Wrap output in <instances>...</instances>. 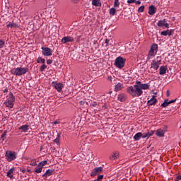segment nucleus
<instances>
[{"label": "nucleus", "instance_id": "1", "mask_svg": "<svg viewBox=\"0 0 181 181\" xmlns=\"http://www.w3.org/2000/svg\"><path fill=\"white\" fill-rule=\"evenodd\" d=\"M150 85L148 83H142L141 85H134L127 88V92L132 97H141L144 94L142 90H149Z\"/></svg>", "mask_w": 181, "mask_h": 181}, {"label": "nucleus", "instance_id": "2", "mask_svg": "<svg viewBox=\"0 0 181 181\" xmlns=\"http://www.w3.org/2000/svg\"><path fill=\"white\" fill-rule=\"evenodd\" d=\"M18 153L12 151H6L5 153L6 159L8 162H12V160H15Z\"/></svg>", "mask_w": 181, "mask_h": 181}, {"label": "nucleus", "instance_id": "3", "mask_svg": "<svg viewBox=\"0 0 181 181\" xmlns=\"http://www.w3.org/2000/svg\"><path fill=\"white\" fill-rule=\"evenodd\" d=\"M125 62H127V59L123 58L122 57H118L115 59V64L118 69H122V67H124L125 66Z\"/></svg>", "mask_w": 181, "mask_h": 181}, {"label": "nucleus", "instance_id": "4", "mask_svg": "<svg viewBox=\"0 0 181 181\" xmlns=\"http://www.w3.org/2000/svg\"><path fill=\"white\" fill-rule=\"evenodd\" d=\"M28 71H29L28 68L18 67L15 69L14 74L16 76H23V74H26Z\"/></svg>", "mask_w": 181, "mask_h": 181}, {"label": "nucleus", "instance_id": "5", "mask_svg": "<svg viewBox=\"0 0 181 181\" xmlns=\"http://www.w3.org/2000/svg\"><path fill=\"white\" fill-rule=\"evenodd\" d=\"M162 59L160 57H157V59L153 60L151 63V69H153L154 70H158L159 69V66H160Z\"/></svg>", "mask_w": 181, "mask_h": 181}, {"label": "nucleus", "instance_id": "6", "mask_svg": "<svg viewBox=\"0 0 181 181\" xmlns=\"http://www.w3.org/2000/svg\"><path fill=\"white\" fill-rule=\"evenodd\" d=\"M42 49L43 50L42 52V54L44 56H52V54H53V51L52 50V49L49 48V47H42Z\"/></svg>", "mask_w": 181, "mask_h": 181}, {"label": "nucleus", "instance_id": "7", "mask_svg": "<svg viewBox=\"0 0 181 181\" xmlns=\"http://www.w3.org/2000/svg\"><path fill=\"white\" fill-rule=\"evenodd\" d=\"M101 172H103V167H96L93 170L90 176L94 177V176H95L98 173H101Z\"/></svg>", "mask_w": 181, "mask_h": 181}, {"label": "nucleus", "instance_id": "8", "mask_svg": "<svg viewBox=\"0 0 181 181\" xmlns=\"http://www.w3.org/2000/svg\"><path fill=\"white\" fill-rule=\"evenodd\" d=\"M52 86L58 91V93H61L62 90H63V84L57 83V82H52Z\"/></svg>", "mask_w": 181, "mask_h": 181}, {"label": "nucleus", "instance_id": "9", "mask_svg": "<svg viewBox=\"0 0 181 181\" xmlns=\"http://www.w3.org/2000/svg\"><path fill=\"white\" fill-rule=\"evenodd\" d=\"M62 43H63L64 45L66 43H69V42H74V38L71 36H66V37H64L62 40H61Z\"/></svg>", "mask_w": 181, "mask_h": 181}, {"label": "nucleus", "instance_id": "10", "mask_svg": "<svg viewBox=\"0 0 181 181\" xmlns=\"http://www.w3.org/2000/svg\"><path fill=\"white\" fill-rule=\"evenodd\" d=\"M158 26H165V28H169V23L166 22V19L160 20L158 23Z\"/></svg>", "mask_w": 181, "mask_h": 181}, {"label": "nucleus", "instance_id": "11", "mask_svg": "<svg viewBox=\"0 0 181 181\" xmlns=\"http://www.w3.org/2000/svg\"><path fill=\"white\" fill-rule=\"evenodd\" d=\"M155 13H156V7H155V6L153 5H151L148 7V14L153 16L155 15Z\"/></svg>", "mask_w": 181, "mask_h": 181}, {"label": "nucleus", "instance_id": "12", "mask_svg": "<svg viewBox=\"0 0 181 181\" xmlns=\"http://www.w3.org/2000/svg\"><path fill=\"white\" fill-rule=\"evenodd\" d=\"M166 132L165 130L162 129H158L156 131V135L157 136H159L160 138H162L163 136H165V133Z\"/></svg>", "mask_w": 181, "mask_h": 181}, {"label": "nucleus", "instance_id": "13", "mask_svg": "<svg viewBox=\"0 0 181 181\" xmlns=\"http://www.w3.org/2000/svg\"><path fill=\"white\" fill-rule=\"evenodd\" d=\"M54 173V169L52 170H47V171L42 175V177H47L49 176H52Z\"/></svg>", "mask_w": 181, "mask_h": 181}, {"label": "nucleus", "instance_id": "14", "mask_svg": "<svg viewBox=\"0 0 181 181\" xmlns=\"http://www.w3.org/2000/svg\"><path fill=\"white\" fill-rule=\"evenodd\" d=\"M119 156V153L118 151H115L110 156V159H111V160H115V159H118Z\"/></svg>", "mask_w": 181, "mask_h": 181}, {"label": "nucleus", "instance_id": "15", "mask_svg": "<svg viewBox=\"0 0 181 181\" xmlns=\"http://www.w3.org/2000/svg\"><path fill=\"white\" fill-rule=\"evenodd\" d=\"M156 103H158V100H156V98H155V95H153L152 98L148 101L147 104L148 105H155Z\"/></svg>", "mask_w": 181, "mask_h": 181}, {"label": "nucleus", "instance_id": "16", "mask_svg": "<svg viewBox=\"0 0 181 181\" xmlns=\"http://www.w3.org/2000/svg\"><path fill=\"white\" fill-rule=\"evenodd\" d=\"M23 132H28L29 131V124H25L18 128Z\"/></svg>", "mask_w": 181, "mask_h": 181}, {"label": "nucleus", "instance_id": "17", "mask_svg": "<svg viewBox=\"0 0 181 181\" xmlns=\"http://www.w3.org/2000/svg\"><path fill=\"white\" fill-rule=\"evenodd\" d=\"M166 70H168V67L165 66H161L160 67L159 74H160V76H163V74H166Z\"/></svg>", "mask_w": 181, "mask_h": 181}, {"label": "nucleus", "instance_id": "18", "mask_svg": "<svg viewBox=\"0 0 181 181\" xmlns=\"http://www.w3.org/2000/svg\"><path fill=\"white\" fill-rule=\"evenodd\" d=\"M153 134H155V132H153L152 130L148 132L147 133H144L143 139L149 138V137L152 136V135H153Z\"/></svg>", "mask_w": 181, "mask_h": 181}, {"label": "nucleus", "instance_id": "19", "mask_svg": "<svg viewBox=\"0 0 181 181\" xmlns=\"http://www.w3.org/2000/svg\"><path fill=\"white\" fill-rule=\"evenodd\" d=\"M141 138H144V134H142V132H139V133L136 134L134 136V139L135 141H139V139H141Z\"/></svg>", "mask_w": 181, "mask_h": 181}, {"label": "nucleus", "instance_id": "20", "mask_svg": "<svg viewBox=\"0 0 181 181\" xmlns=\"http://www.w3.org/2000/svg\"><path fill=\"white\" fill-rule=\"evenodd\" d=\"M13 172H15V168H12L7 172V177H10V179H13V175H12Z\"/></svg>", "mask_w": 181, "mask_h": 181}, {"label": "nucleus", "instance_id": "21", "mask_svg": "<svg viewBox=\"0 0 181 181\" xmlns=\"http://www.w3.org/2000/svg\"><path fill=\"white\" fill-rule=\"evenodd\" d=\"M124 88V85L122 83H119L115 86V91H120V90H122Z\"/></svg>", "mask_w": 181, "mask_h": 181}, {"label": "nucleus", "instance_id": "22", "mask_svg": "<svg viewBox=\"0 0 181 181\" xmlns=\"http://www.w3.org/2000/svg\"><path fill=\"white\" fill-rule=\"evenodd\" d=\"M6 28L12 29L13 28H19V26H18V24H16L15 23H8V25H6Z\"/></svg>", "mask_w": 181, "mask_h": 181}, {"label": "nucleus", "instance_id": "23", "mask_svg": "<svg viewBox=\"0 0 181 181\" xmlns=\"http://www.w3.org/2000/svg\"><path fill=\"white\" fill-rule=\"evenodd\" d=\"M92 5L94 6H101V0H93Z\"/></svg>", "mask_w": 181, "mask_h": 181}, {"label": "nucleus", "instance_id": "24", "mask_svg": "<svg viewBox=\"0 0 181 181\" xmlns=\"http://www.w3.org/2000/svg\"><path fill=\"white\" fill-rule=\"evenodd\" d=\"M118 101H120L121 103H124L125 101V95L124 94H119L117 98Z\"/></svg>", "mask_w": 181, "mask_h": 181}, {"label": "nucleus", "instance_id": "25", "mask_svg": "<svg viewBox=\"0 0 181 181\" xmlns=\"http://www.w3.org/2000/svg\"><path fill=\"white\" fill-rule=\"evenodd\" d=\"M4 104L8 108H13V103L10 102L9 100L5 102Z\"/></svg>", "mask_w": 181, "mask_h": 181}, {"label": "nucleus", "instance_id": "26", "mask_svg": "<svg viewBox=\"0 0 181 181\" xmlns=\"http://www.w3.org/2000/svg\"><path fill=\"white\" fill-rule=\"evenodd\" d=\"M8 101H10L11 103H15V96H13V93H12V92H11L9 93V98Z\"/></svg>", "mask_w": 181, "mask_h": 181}, {"label": "nucleus", "instance_id": "27", "mask_svg": "<svg viewBox=\"0 0 181 181\" xmlns=\"http://www.w3.org/2000/svg\"><path fill=\"white\" fill-rule=\"evenodd\" d=\"M43 169L42 167L40 166L39 164L35 168V172L36 173H42V170Z\"/></svg>", "mask_w": 181, "mask_h": 181}, {"label": "nucleus", "instance_id": "28", "mask_svg": "<svg viewBox=\"0 0 181 181\" xmlns=\"http://www.w3.org/2000/svg\"><path fill=\"white\" fill-rule=\"evenodd\" d=\"M60 135H62V133H58L57 138L54 140V142H55V144H60Z\"/></svg>", "mask_w": 181, "mask_h": 181}, {"label": "nucleus", "instance_id": "29", "mask_svg": "<svg viewBox=\"0 0 181 181\" xmlns=\"http://www.w3.org/2000/svg\"><path fill=\"white\" fill-rule=\"evenodd\" d=\"M151 52H154L156 53L158 52V45L153 44L151 46Z\"/></svg>", "mask_w": 181, "mask_h": 181}, {"label": "nucleus", "instance_id": "30", "mask_svg": "<svg viewBox=\"0 0 181 181\" xmlns=\"http://www.w3.org/2000/svg\"><path fill=\"white\" fill-rule=\"evenodd\" d=\"M116 13L117 10L115 9V8H111L110 9L109 13L110 15H111V16H114V15H115Z\"/></svg>", "mask_w": 181, "mask_h": 181}, {"label": "nucleus", "instance_id": "31", "mask_svg": "<svg viewBox=\"0 0 181 181\" xmlns=\"http://www.w3.org/2000/svg\"><path fill=\"white\" fill-rule=\"evenodd\" d=\"M155 54H156V52L150 50L147 57L148 60L151 59V57H152V56H154Z\"/></svg>", "mask_w": 181, "mask_h": 181}, {"label": "nucleus", "instance_id": "32", "mask_svg": "<svg viewBox=\"0 0 181 181\" xmlns=\"http://www.w3.org/2000/svg\"><path fill=\"white\" fill-rule=\"evenodd\" d=\"M45 62H46V60H45V59H43L40 57H39L37 60V63H42V64H45Z\"/></svg>", "mask_w": 181, "mask_h": 181}, {"label": "nucleus", "instance_id": "33", "mask_svg": "<svg viewBox=\"0 0 181 181\" xmlns=\"http://www.w3.org/2000/svg\"><path fill=\"white\" fill-rule=\"evenodd\" d=\"M169 105V102L168 101V100H164L163 103L161 104V107H163V108H166V107H168Z\"/></svg>", "mask_w": 181, "mask_h": 181}, {"label": "nucleus", "instance_id": "34", "mask_svg": "<svg viewBox=\"0 0 181 181\" xmlns=\"http://www.w3.org/2000/svg\"><path fill=\"white\" fill-rule=\"evenodd\" d=\"M39 166H41L43 168V166H45L46 165H47V160H43L39 163Z\"/></svg>", "mask_w": 181, "mask_h": 181}, {"label": "nucleus", "instance_id": "35", "mask_svg": "<svg viewBox=\"0 0 181 181\" xmlns=\"http://www.w3.org/2000/svg\"><path fill=\"white\" fill-rule=\"evenodd\" d=\"M1 138L3 141L6 139V132H3V134L1 135Z\"/></svg>", "mask_w": 181, "mask_h": 181}, {"label": "nucleus", "instance_id": "36", "mask_svg": "<svg viewBox=\"0 0 181 181\" xmlns=\"http://www.w3.org/2000/svg\"><path fill=\"white\" fill-rule=\"evenodd\" d=\"M47 66H46V64H42L40 66V71H45V69H47Z\"/></svg>", "mask_w": 181, "mask_h": 181}, {"label": "nucleus", "instance_id": "37", "mask_svg": "<svg viewBox=\"0 0 181 181\" xmlns=\"http://www.w3.org/2000/svg\"><path fill=\"white\" fill-rule=\"evenodd\" d=\"M114 6L115 8L119 6V0H115Z\"/></svg>", "mask_w": 181, "mask_h": 181}, {"label": "nucleus", "instance_id": "38", "mask_svg": "<svg viewBox=\"0 0 181 181\" xmlns=\"http://www.w3.org/2000/svg\"><path fill=\"white\" fill-rule=\"evenodd\" d=\"M5 46V41L4 40H0V49H2Z\"/></svg>", "mask_w": 181, "mask_h": 181}, {"label": "nucleus", "instance_id": "39", "mask_svg": "<svg viewBox=\"0 0 181 181\" xmlns=\"http://www.w3.org/2000/svg\"><path fill=\"white\" fill-rule=\"evenodd\" d=\"M144 11H145V6H141L138 9V12H144Z\"/></svg>", "mask_w": 181, "mask_h": 181}, {"label": "nucleus", "instance_id": "40", "mask_svg": "<svg viewBox=\"0 0 181 181\" xmlns=\"http://www.w3.org/2000/svg\"><path fill=\"white\" fill-rule=\"evenodd\" d=\"M168 30L161 32V35L163 36H168Z\"/></svg>", "mask_w": 181, "mask_h": 181}, {"label": "nucleus", "instance_id": "41", "mask_svg": "<svg viewBox=\"0 0 181 181\" xmlns=\"http://www.w3.org/2000/svg\"><path fill=\"white\" fill-rule=\"evenodd\" d=\"M97 105H98V104L97 103V102H93L90 104V107H97Z\"/></svg>", "mask_w": 181, "mask_h": 181}, {"label": "nucleus", "instance_id": "42", "mask_svg": "<svg viewBox=\"0 0 181 181\" xmlns=\"http://www.w3.org/2000/svg\"><path fill=\"white\" fill-rule=\"evenodd\" d=\"M104 177V175H100L98 176V178L96 179L97 181L98 180H101V179H103Z\"/></svg>", "mask_w": 181, "mask_h": 181}, {"label": "nucleus", "instance_id": "43", "mask_svg": "<svg viewBox=\"0 0 181 181\" xmlns=\"http://www.w3.org/2000/svg\"><path fill=\"white\" fill-rule=\"evenodd\" d=\"M136 2V0H128L127 4H135Z\"/></svg>", "mask_w": 181, "mask_h": 181}, {"label": "nucleus", "instance_id": "44", "mask_svg": "<svg viewBox=\"0 0 181 181\" xmlns=\"http://www.w3.org/2000/svg\"><path fill=\"white\" fill-rule=\"evenodd\" d=\"M76 42H80L81 40V35H78L76 37Z\"/></svg>", "mask_w": 181, "mask_h": 181}, {"label": "nucleus", "instance_id": "45", "mask_svg": "<svg viewBox=\"0 0 181 181\" xmlns=\"http://www.w3.org/2000/svg\"><path fill=\"white\" fill-rule=\"evenodd\" d=\"M31 166H36L37 164L36 163V160H33L30 163Z\"/></svg>", "mask_w": 181, "mask_h": 181}, {"label": "nucleus", "instance_id": "46", "mask_svg": "<svg viewBox=\"0 0 181 181\" xmlns=\"http://www.w3.org/2000/svg\"><path fill=\"white\" fill-rule=\"evenodd\" d=\"M105 43L106 44V46H109L110 45V40L106 38Z\"/></svg>", "mask_w": 181, "mask_h": 181}, {"label": "nucleus", "instance_id": "47", "mask_svg": "<svg viewBox=\"0 0 181 181\" xmlns=\"http://www.w3.org/2000/svg\"><path fill=\"white\" fill-rule=\"evenodd\" d=\"M54 125H57V124H60V120L59 119H57L54 122Z\"/></svg>", "mask_w": 181, "mask_h": 181}, {"label": "nucleus", "instance_id": "48", "mask_svg": "<svg viewBox=\"0 0 181 181\" xmlns=\"http://www.w3.org/2000/svg\"><path fill=\"white\" fill-rule=\"evenodd\" d=\"M80 0H71V1L72 2V4H78Z\"/></svg>", "mask_w": 181, "mask_h": 181}, {"label": "nucleus", "instance_id": "49", "mask_svg": "<svg viewBox=\"0 0 181 181\" xmlns=\"http://www.w3.org/2000/svg\"><path fill=\"white\" fill-rule=\"evenodd\" d=\"M52 63H53V61L52 59H47V64H52Z\"/></svg>", "mask_w": 181, "mask_h": 181}, {"label": "nucleus", "instance_id": "50", "mask_svg": "<svg viewBox=\"0 0 181 181\" xmlns=\"http://www.w3.org/2000/svg\"><path fill=\"white\" fill-rule=\"evenodd\" d=\"M175 102H176V100H172L168 101V104H173V103H175Z\"/></svg>", "mask_w": 181, "mask_h": 181}, {"label": "nucleus", "instance_id": "51", "mask_svg": "<svg viewBox=\"0 0 181 181\" xmlns=\"http://www.w3.org/2000/svg\"><path fill=\"white\" fill-rule=\"evenodd\" d=\"M136 86H142V83L141 81H136Z\"/></svg>", "mask_w": 181, "mask_h": 181}, {"label": "nucleus", "instance_id": "52", "mask_svg": "<svg viewBox=\"0 0 181 181\" xmlns=\"http://www.w3.org/2000/svg\"><path fill=\"white\" fill-rule=\"evenodd\" d=\"M79 103H80L81 105H84V104H86V102L83 100H81Z\"/></svg>", "mask_w": 181, "mask_h": 181}, {"label": "nucleus", "instance_id": "53", "mask_svg": "<svg viewBox=\"0 0 181 181\" xmlns=\"http://www.w3.org/2000/svg\"><path fill=\"white\" fill-rule=\"evenodd\" d=\"M135 4L136 5H141V1H136Z\"/></svg>", "mask_w": 181, "mask_h": 181}, {"label": "nucleus", "instance_id": "54", "mask_svg": "<svg viewBox=\"0 0 181 181\" xmlns=\"http://www.w3.org/2000/svg\"><path fill=\"white\" fill-rule=\"evenodd\" d=\"M107 80H109L110 81H112V76H108Z\"/></svg>", "mask_w": 181, "mask_h": 181}, {"label": "nucleus", "instance_id": "55", "mask_svg": "<svg viewBox=\"0 0 181 181\" xmlns=\"http://www.w3.org/2000/svg\"><path fill=\"white\" fill-rule=\"evenodd\" d=\"M169 95H170V93L169 92V90H167V97H169Z\"/></svg>", "mask_w": 181, "mask_h": 181}, {"label": "nucleus", "instance_id": "56", "mask_svg": "<svg viewBox=\"0 0 181 181\" xmlns=\"http://www.w3.org/2000/svg\"><path fill=\"white\" fill-rule=\"evenodd\" d=\"M168 36H171L172 32H170V31L168 30Z\"/></svg>", "mask_w": 181, "mask_h": 181}, {"label": "nucleus", "instance_id": "57", "mask_svg": "<svg viewBox=\"0 0 181 181\" xmlns=\"http://www.w3.org/2000/svg\"><path fill=\"white\" fill-rule=\"evenodd\" d=\"M177 179H179L180 180H181V175L177 176Z\"/></svg>", "mask_w": 181, "mask_h": 181}, {"label": "nucleus", "instance_id": "58", "mask_svg": "<svg viewBox=\"0 0 181 181\" xmlns=\"http://www.w3.org/2000/svg\"><path fill=\"white\" fill-rule=\"evenodd\" d=\"M8 91V89H5L4 90V93H6Z\"/></svg>", "mask_w": 181, "mask_h": 181}, {"label": "nucleus", "instance_id": "59", "mask_svg": "<svg viewBox=\"0 0 181 181\" xmlns=\"http://www.w3.org/2000/svg\"><path fill=\"white\" fill-rule=\"evenodd\" d=\"M175 181H180V180L176 177Z\"/></svg>", "mask_w": 181, "mask_h": 181}, {"label": "nucleus", "instance_id": "60", "mask_svg": "<svg viewBox=\"0 0 181 181\" xmlns=\"http://www.w3.org/2000/svg\"><path fill=\"white\" fill-rule=\"evenodd\" d=\"M112 93V91H110V92H109V94H111Z\"/></svg>", "mask_w": 181, "mask_h": 181}]
</instances>
